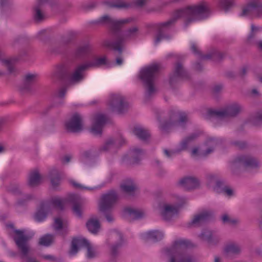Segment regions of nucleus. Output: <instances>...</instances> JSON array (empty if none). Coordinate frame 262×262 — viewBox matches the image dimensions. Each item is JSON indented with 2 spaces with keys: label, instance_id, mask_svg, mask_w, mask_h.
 <instances>
[{
  "label": "nucleus",
  "instance_id": "30",
  "mask_svg": "<svg viewBox=\"0 0 262 262\" xmlns=\"http://www.w3.org/2000/svg\"><path fill=\"white\" fill-rule=\"evenodd\" d=\"M103 4L108 8L117 9H125L129 6V4L123 0H105Z\"/></svg>",
  "mask_w": 262,
  "mask_h": 262
},
{
  "label": "nucleus",
  "instance_id": "34",
  "mask_svg": "<svg viewBox=\"0 0 262 262\" xmlns=\"http://www.w3.org/2000/svg\"><path fill=\"white\" fill-rule=\"evenodd\" d=\"M49 177L54 188H55L60 184L61 174L58 169L54 168L52 169L49 173Z\"/></svg>",
  "mask_w": 262,
  "mask_h": 262
},
{
  "label": "nucleus",
  "instance_id": "48",
  "mask_svg": "<svg viewBox=\"0 0 262 262\" xmlns=\"http://www.w3.org/2000/svg\"><path fill=\"white\" fill-rule=\"evenodd\" d=\"M34 196L32 194H25L20 198L17 200V204L19 205L23 206L27 204L29 201L33 200Z\"/></svg>",
  "mask_w": 262,
  "mask_h": 262
},
{
  "label": "nucleus",
  "instance_id": "47",
  "mask_svg": "<svg viewBox=\"0 0 262 262\" xmlns=\"http://www.w3.org/2000/svg\"><path fill=\"white\" fill-rule=\"evenodd\" d=\"M70 183L76 189H80V190L86 189V190H91V191L96 190V189H100L104 185V184H103L102 185H99V186H95L94 187H84L82 185H81L77 182H76L75 181H73V180L71 181Z\"/></svg>",
  "mask_w": 262,
  "mask_h": 262
},
{
  "label": "nucleus",
  "instance_id": "2",
  "mask_svg": "<svg viewBox=\"0 0 262 262\" xmlns=\"http://www.w3.org/2000/svg\"><path fill=\"white\" fill-rule=\"evenodd\" d=\"M135 21L136 18L133 17L116 20L107 15L101 16L97 21V23L106 24L110 26L112 33L116 39L113 41L108 40H105L104 42V46L118 52L119 56L116 59V64L118 66H120L123 63V58L121 55L124 48V39L121 33V28L123 25L130 24Z\"/></svg>",
  "mask_w": 262,
  "mask_h": 262
},
{
  "label": "nucleus",
  "instance_id": "57",
  "mask_svg": "<svg viewBox=\"0 0 262 262\" xmlns=\"http://www.w3.org/2000/svg\"><path fill=\"white\" fill-rule=\"evenodd\" d=\"M221 193H223L228 196H233L234 194L233 190L227 186L224 188Z\"/></svg>",
  "mask_w": 262,
  "mask_h": 262
},
{
  "label": "nucleus",
  "instance_id": "6",
  "mask_svg": "<svg viewBox=\"0 0 262 262\" xmlns=\"http://www.w3.org/2000/svg\"><path fill=\"white\" fill-rule=\"evenodd\" d=\"M16 234L13 237V239L20 253L21 259L23 262H38L35 259L28 256L30 251V247L28 244L30 237L24 234V232L20 230H15Z\"/></svg>",
  "mask_w": 262,
  "mask_h": 262
},
{
  "label": "nucleus",
  "instance_id": "38",
  "mask_svg": "<svg viewBox=\"0 0 262 262\" xmlns=\"http://www.w3.org/2000/svg\"><path fill=\"white\" fill-rule=\"evenodd\" d=\"M85 63L88 69L98 67L106 63V58L104 57L100 58L94 57L91 60L87 61Z\"/></svg>",
  "mask_w": 262,
  "mask_h": 262
},
{
  "label": "nucleus",
  "instance_id": "11",
  "mask_svg": "<svg viewBox=\"0 0 262 262\" xmlns=\"http://www.w3.org/2000/svg\"><path fill=\"white\" fill-rule=\"evenodd\" d=\"M188 73L180 62L173 67L172 72L169 75V83L172 89L176 88L184 78L188 77Z\"/></svg>",
  "mask_w": 262,
  "mask_h": 262
},
{
  "label": "nucleus",
  "instance_id": "63",
  "mask_svg": "<svg viewBox=\"0 0 262 262\" xmlns=\"http://www.w3.org/2000/svg\"><path fill=\"white\" fill-rule=\"evenodd\" d=\"M11 0H1L0 5L2 7H4L9 5Z\"/></svg>",
  "mask_w": 262,
  "mask_h": 262
},
{
  "label": "nucleus",
  "instance_id": "39",
  "mask_svg": "<svg viewBox=\"0 0 262 262\" xmlns=\"http://www.w3.org/2000/svg\"><path fill=\"white\" fill-rule=\"evenodd\" d=\"M88 230L92 233L96 234L100 228V224L96 219H91L86 223Z\"/></svg>",
  "mask_w": 262,
  "mask_h": 262
},
{
  "label": "nucleus",
  "instance_id": "17",
  "mask_svg": "<svg viewBox=\"0 0 262 262\" xmlns=\"http://www.w3.org/2000/svg\"><path fill=\"white\" fill-rule=\"evenodd\" d=\"M88 68L85 63L78 65L70 77V84H75L81 82L85 77L84 72Z\"/></svg>",
  "mask_w": 262,
  "mask_h": 262
},
{
  "label": "nucleus",
  "instance_id": "10",
  "mask_svg": "<svg viewBox=\"0 0 262 262\" xmlns=\"http://www.w3.org/2000/svg\"><path fill=\"white\" fill-rule=\"evenodd\" d=\"M118 198V194L114 190L102 194L99 203V210L104 213L111 211L116 204Z\"/></svg>",
  "mask_w": 262,
  "mask_h": 262
},
{
  "label": "nucleus",
  "instance_id": "37",
  "mask_svg": "<svg viewBox=\"0 0 262 262\" xmlns=\"http://www.w3.org/2000/svg\"><path fill=\"white\" fill-rule=\"evenodd\" d=\"M124 212L133 219H140L145 215V213L142 210L132 208H126L124 209Z\"/></svg>",
  "mask_w": 262,
  "mask_h": 262
},
{
  "label": "nucleus",
  "instance_id": "16",
  "mask_svg": "<svg viewBox=\"0 0 262 262\" xmlns=\"http://www.w3.org/2000/svg\"><path fill=\"white\" fill-rule=\"evenodd\" d=\"M125 142L124 139L120 140L115 139L112 138H109L105 141L104 143L98 148V152L111 151L115 152L117 149Z\"/></svg>",
  "mask_w": 262,
  "mask_h": 262
},
{
  "label": "nucleus",
  "instance_id": "33",
  "mask_svg": "<svg viewBox=\"0 0 262 262\" xmlns=\"http://www.w3.org/2000/svg\"><path fill=\"white\" fill-rule=\"evenodd\" d=\"M133 132L139 139L143 141L146 140L150 137L148 130L140 126H135Z\"/></svg>",
  "mask_w": 262,
  "mask_h": 262
},
{
  "label": "nucleus",
  "instance_id": "40",
  "mask_svg": "<svg viewBox=\"0 0 262 262\" xmlns=\"http://www.w3.org/2000/svg\"><path fill=\"white\" fill-rule=\"evenodd\" d=\"M20 57H14L10 59H4L2 60L3 64L7 68L8 71L10 73H12L14 72V63L15 62L19 60Z\"/></svg>",
  "mask_w": 262,
  "mask_h": 262
},
{
  "label": "nucleus",
  "instance_id": "7",
  "mask_svg": "<svg viewBox=\"0 0 262 262\" xmlns=\"http://www.w3.org/2000/svg\"><path fill=\"white\" fill-rule=\"evenodd\" d=\"M84 247L87 249L86 257L88 259H93L97 256L98 252L96 249L91 246L89 242L84 238L74 237L71 242L69 254L74 256L77 254L80 247Z\"/></svg>",
  "mask_w": 262,
  "mask_h": 262
},
{
  "label": "nucleus",
  "instance_id": "22",
  "mask_svg": "<svg viewBox=\"0 0 262 262\" xmlns=\"http://www.w3.org/2000/svg\"><path fill=\"white\" fill-rule=\"evenodd\" d=\"M179 185L186 190L197 188L200 184L198 179L193 177H186L180 179Z\"/></svg>",
  "mask_w": 262,
  "mask_h": 262
},
{
  "label": "nucleus",
  "instance_id": "1",
  "mask_svg": "<svg viewBox=\"0 0 262 262\" xmlns=\"http://www.w3.org/2000/svg\"><path fill=\"white\" fill-rule=\"evenodd\" d=\"M212 10L210 5L203 2L198 4L188 6L185 8L176 10L172 17L168 20L158 24V33L155 40V44H158L163 39H168L169 37L164 34V29L172 26L178 19H183L185 27L190 24L208 18L211 14Z\"/></svg>",
  "mask_w": 262,
  "mask_h": 262
},
{
  "label": "nucleus",
  "instance_id": "62",
  "mask_svg": "<svg viewBox=\"0 0 262 262\" xmlns=\"http://www.w3.org/2000/svg\"><path fill=\"white\" fill-rule=\"evenodd\" d=\"M72 157L70 155H66L62 158V162L63 163H68L70 161Z\"/></svg>",
  "mask_w": 262,
  "mask_h": 262
},
{
  "label": "nucleus",
  "instance_id": "13",
  "mask_svg": "<svg viewBox=\"0 0 262 262\" xmlns=\"http://www.w3.org/2000/svg\"><path fill=\"white\" fill-rule=\"evenodd\" d=\"M109 106L112 112L122 114L127 108V102L121 95L113 94L111 96Z\"/></svg>",
  "mask_w": 262,
  "mask_h": 262
},
{
  "label": "nucleus",
  "instance_id": "52",
  "mask_svg": "<svg viewBox=\"0 0 262 262\" xmlns=\"http://www.w3.org/2000/svg\"><path fill=\"white\" fill-rule=\"evenodd\" d=\"M222 220L223 223L228 224L230 225H234L238 222L236 219L231 218L226 214L222 216Z\"/></svg>",
  "mask_w": 262,
  "mask_h": 262
},
{
  "label": "nucleus",
  "instance_id": "64",
  "mask_svg": "<svg viewBox=\"0 0 262 262\" xmlns=\"http://www.w3.org/2000/svg\"><path fill=\"white\" fill-rule=\"evenodd\" d=\"M68 233V229L67 228H63L61 229V231L60 232V234L63 236H66Z\"/></svg>",
  "mask_w": 262,
  "mask_h": 262
},
{
  "label": "nucleus",
  "instance_id": "20",
  "mask_svg": "<svg viewBox=\"0 0 262 262\" xmlns=\"http://www.w3.org/2000/svg\"><path fill=\"white\" fill-rule=\"evenodd\" d=\"M107 121L105 116L102 114H98L95 116L94 121L91 129L92 133L95 135H100L103 125Z\"/></svg>",
  "mask_w": 262,
  "mask_h": 262
},
{
  "label": "nucleus",
  "instance_id": "15",
  "mask_svg": "<svg viewBox=\"0 0 262 262\" xmlns=\"http://www.w3.org/2000/svg\"><path fill=\"white\" fill-rule=\"evenodd\" d=\"M66 127L68 131L72 133H79L82 130V118L77 113L74 114L70 120L66 123Z\"/></svg>",
  "mask_w": 262,
  "mask_h": 262
},
{
  "label": "nucleus",
  "instance_id": "43",
  "mask_svg": "<svg viewBox=\"0 0 262 262\" xmlns=\"http://www.w3.org/2000/svg\"><path fill=\"white\" fill-rule=\"evenodd\" d=\"M220 179V176L217 174L209 173L206 176L207 185L209 187L213 188V186H214Z\"/></svg>",
  "mask_w": 262,
  "mask_h": 262
},
{
  "label": "nucleus",
  "instance_id": "55",
  "mask_svg": "<svg viewBox=\"0 0 262 262\" xmlns=\"http://www.w3.org/2000/svg\"><path fill=\"white\" fill-rule=\"evenodd\" d=\"M73 210L75 214L78 217L82 216V210L81 206L78 203H75L73 207Z\"/></svg>",
  "mask_w": 262,
  "mask_h": 262
},
{
  "label": "nucleus",
  "instance_id": "42",
  "mask_svg": "<svg viewBox=\"0 0 262 262\" xmlns=\"http://www.w3.org/2000/svg\"><path fill=\"white\" fill-rule=\"evenodd\" d=\"M46 202L49 203V209L50 208V206H52L53 207L60 210H62L63 208V201L59 198H52L50 202Z\"/></svg>",
  "mask_w": 262,
  "mask_h": 262
},
{
  "label": "nucleus",
  "instance_id": "25",
  "mask_svg": "<svg viewBox=\"0 0 262 262\" xmlns=\"http://www.w3.org/2000/svg\"><path fill=\"white\" fill-rule=\"evenodd\" d=\"M49 0H37V3L34 7L33 17L36 22L42 21L45 15L41 10V7L48 2Z\"/></svg>",
  "mask_w": 262,
  "mask_h": 262
},
{
  "label": "nucleus",
  "instance_id": "28",
  "mask_svg": "<svg viewBox=\"0 0 262 262\" xmlns=\"http://www.w3.org/2000/svg\"><path fill=\"white\" fill-rule=\"evenodd\" d=\"M242 251L241 246L236 243L227 244L224 248V252L227 256H233L239 254Z\"/></svg>",
  "mask_w": 262,
  "mask_h": 262
},
{
  "label": "nucleus",
  "instance_id": "21",
  "mask_svg": "<svg viewBox=\"0 0 262 262\" xmlns=\"http://www.w3.org/2000/svg\"><path fill=\"white\" fill-rule=\"evenodd\" d=\"M212 213L209 211H204L195 215L193 219L188 223L189 227L200 226L210 219Z\"/></svg>",
  "mask_w": 262,
  "mask_h": 262
},
{
  "label": "nucleus",
  "instance_id": "29",
  "mask_svg": "<svg viewBox=\"0 0 262 262\" xmlns=\"http://www.w3.org/2000/svg\"><path fill=\"white\" fill-rule=\"evenodd\" d=\"M145 240L152 241L154 242L161 240L164 237V233L159 230L149 231L142 235Z\"/></svg>",
  "mask_w": 262,
  "mask_h": 262
},
{
  "label": "nucleus",
  "instance_id": "32",
  "mask_svg": "<svg viewBox=\"0 0 262 262\" xmlns=\"http://www.w3.org/2000/svg\"><path fill=\"white\" fill-rule=\"evenodd\" d=\"M122 191L129 195H133L137 189L136 184L132 180H129L121 185Z\"/></svg>",
  "mask_w": 262,
  "mask_h": 262
},
{
  "label": "nucleus",
  "instance_id": "58",
  "mask_svg": "<svg viewBox=\"0 0 262 262\" xmlns=\"http://www.w3.org/2000/svg\"><path fill=\"white\" fill-rule=\"evenodd\" d=\"M262 0H258V6L257 8L256 17H260L262 16Z\"/></svg>",
  "mask_w": 262,
  "mask_h": 262
},
{
  "label": "nucleus",
  "instance_id": "53",
  "mask_svg": "<svg viewBox=\"0 0 262 262\" xmlns=\"http://www.w3.org/2000/svg\"><path fill=\"white\" fill-rule=\"evenodd\" d=\"M64 76L65 72L63 66L59 67L53 74V76L59 79H63Z\"/></svg>",
  "mask_w": 262,
  "mask_h": 262
},
{
  "label": "nucleus",
  "instance_id": "14",
  "mask_svg": "<svg viewBox=\"0 0 262 262\" xmlns=\"http://www.w3.org/2000/svg\"><path fill=\"white\" fill-rule=\"evenodd\" d=\"M191 50L192 52L201 59H212L214 61H219L223 59L225 54L223 53L220 52L215 49H212L209 53L206 55H203L198 50L196 45L194 43H191Z\"/></svg>",
  "mask_w": 262,
  "mask_h": 262
},
{
  "label": "nucleus",
  "instance_id": "12",
  "mask_svg": "<svg viewBox=\"0 0 262 262\" xmlns=\"http://www.w3.org/2000/svg\"><path fill=\"white\" fill-rule=\"evenodd\" d=\"M199 134L197 133H193L188 137L185 138L180 142L177 147L172 150H168L167 149L163 150L164 155L168 158H170L174 155L179 154L182 151L187 149L188 146L193 141L198 137Z\"/></svg>",
  "mask_w": 262,
  "mask_h": 262
},
{
  "label": "nucleus",
  "instance_id": "19",
  "mask_svg": "<svg viewBox=\"0 0 262 262\" xmlns=\"http://www.w3.org/2000/svg\"><path fill=\"white\" fill-rule=\"evenodd\" d=\"M200 237L203 241L206 242L209 246L216 245L220 240L219 236L214 232L209 230H203Z\"/></svg>",
  "mask_w": 262,
  "mask_h": 262
},
{
  "label": "nucleus",
  "instance_id": "26",
  "mask_svg": "<svg viewBox=\"0 0 262 262\" xmlns=\"http://www.w3.org/2000/svg\"><path fill=\"white\" fill-rule=\"evenodd\" d=\"M49 211V205L48 203L42 202L40 204L39 209L34 214V220L37 222L43 221Z\"/></svg>",
  "mask_w": 262,
  "mask_h": 262
},
{
  "label": "nucleus",
  "instance_id": "44",
  "mask_svg": "<svg viewBox=\"0 0 262 262\" xmlns=\"http://www.w3.org/2000/svg\"><path fill=\"white\" fill-rule=\"evenodd\" d=\"M234 4V0H219V6L225 12L228 11Z\"/></svg>",
  "mask_w": 262,
  "mask_h": 262
},
{
  "label": "nucleus",
  "instance_id": "41",
  "mask_svg": "<svg viewBox=\"0 0 262 262\" xmlns=\"http://www.w3.org/2000/svg\"><path fill=\"white\" fill-rule=\"evenodd\" d=\"M54 238V235L47 234L40 238L38 244L41 246L48 247L52 244Z\"/></svg>",
  "mask_w": 262,
  "mask_h": 262
},
{
  "label": "nucleus",
  "instance_id": "49",
  "mask_svg": "<svg viewBox=\"0 0 262 262\" xmlns=\"http://www.w3.org/2000/svg\"><path fill=\"white\" fill-rule=\"evenodd\" d=\"M226 186V185L225 182L220 178V180L217 181L214 186H213L212 188L213 190L216 192L221 193V192H223L224 188H225Z\"/></svg>",
  "mask_w": 262,
  "mask_h": 262
},
{
  "label": "nucleus",
  "instance_id": "50",
  "mask_svg": "<svg viewBox=\"0 0 262 262\" xmlns=\"http://www.w3.org/2000/svg\"><path fill=\"white\" fill-rule=\"evenodd\" d=\"M258 30L259 29L258 27L255 26L253 24L251 25V31L247 38V41L249 43H253V39Z\"/></svg>",
  "mask_w": 262,
  "mask_h": 262
},
{
  "label": "nucleus",
  "instance_id": "5",
  "mask_svg": "<svg viewBox=\"0 0 262 262\" xmlns=\"http://www.w3.org/2000/svg\"><path fill=\"white\" fill-rule=\"evenodd\" d=\"M158 119L160 123V129L163 133L167 132L172 127H173L174 129L180 127L184 128L187 121L185 113H177L174 111L170 113L168 119L162 121L159 117Z\"/></svg>",
  "mask_w": 262,
  "mask_h": 262
},
{
  "label": "nucleus",
  "instance_id": "51",
  "mask_svg": "<svg viewBox=\"0 0 262 262\" xmlns=\"http://www.w3.org/2000/svg\"><path fill=\"white\" fill-rule=\"evenodd\" d=\"M138 28L137 27H133L127 29L124 33V36L126 38H132L137 35Z\"/></svg>",
  "mask_w": 262,
  "mask_h": 262
},
{
  "label": "nucleus",
  "instance_id": "4",
  "mask_svg": "<svg viewBox=\"0 0 262 262\" xmlns=\"http://www.w3.org/2000/svg\"><path fill=\"white\" fill-rule=\"evenodd\" d=\"M161 66L158 63H154L143 68L140 71V77L146 86L145 97L149 99L156 92L154 81L158 76Z\"/></svg>",
  "mask_w": 262,
  "mask_h": 262
},
{
  "label": "nucleus",
  "instance_id": "18",
  "mask_svg": "<svg viewBox=\"0 0 262 262\" xmlns=\"http://www.w3.org/2000/svg\"><path fill=\"white\" fill-rule=\"evenodd\" d=\"M180 205L164 204L161 211V215L165 221H170L176 216L179 212Z\"/></svg>",
  "mask_w": 262,
  "mask_h": 262
},
{
  "label": "nucleus",
  "instance_id": "3",
  "mask_svg": "<svg viewBox=\"0 0 262 262\" xmlns=\"http://www.w3.org/2000/svg\"><path fill=\"white\" fill-rule=\"evenodd\" d=\"M190 245L187 239L176 240L171 247L164 249L163 252L169 259V262H198L194 255L185 251Z\"/></svg>",
  "mask_w": 262,
  "mask_h": 262
},
{
  "label": "nucleus",
  "instance_id": "61",
  "mask_svg": "<svg viewBox=\"0 0 262 262\" xmlns=\"http://www.w3.org/2000/svg\"><path fill=\"white\" fill-rule=\"evenodd\" d=\"M147 0H135V3L137 6H143Z\"/></svg>",
  "mask_w": 262,
  "mask_h": 262
},
{
  "label": "nucleus",
  "instance_id": "54",
  "mask_svg": "<svg viewBox=\"0 0 262 262\" xmlns=\"http://www.w3.org/2000/svg\"><path fill=\"white\" fill-rule=\"evenodd\" d=\"M68 89V85H66L61 87L56 93V97L58 98H62L64 97Z\"/></svg>",
  "mask_w": 262,
  "mask_h": 262
},
{
  "label": "nucleus",
  "instance_id": "45",
  "mask_svg": "<svg viewBox=\"0 0 262 262\" xmlns=\"http://www.w3.org/2000/svg\"><path fill=\"white\" fill-rule=\"evenodd\" d=\"M144 154V151L141 149L136 148L133 149L132 156L133 157V162L138 163L141 160V156Z\"/></svg>",
  "mask_w": 262,
  "mask_h": 262
},
{
  "label": "nucleus",
  "instance_id": "23",
  "mask_svg": "<svg viewBox=\"0 0 262 262\" xmlns=\"http://www.w3.org/2000/svg\"><path fill=\"white\" fill-rule=\"evenodd\" d=\"M258 6V0H248L247 4L243 7L241 15L256 17V10Z\"/></svg>",
  "mask_w": 262,
  "mask_h": 262
},
{
  "label": "nucleus",
  "instance_id": "60",
  "mask_svg": "<svg viewBox=\"0 0 262 262\" xmlns=\"http://www.w3.org/2000/svg\"><path fill=\"white\" fill-rule=\"evenodd\" d=\"M248 68L247 67H244L240 71L239 75L241 77H244L248 72Z\"/></svg>",
  "mask_w": 262,
  "mask_h": 262
},
{
  "label": "nucleus",
  "instance_id": "56",
  "mask_svg": "<svg viewBox=\"0 0 262 262\" xmlns=\"http://www.w3.org/2000/svg\"><path fill=\"white\" fill-rule=\"evenodd\" d=\"M54 227L56 230H59L62 228L63 222L60 218L55 219Z\"/></svg>",
  "mask_w": 262,
  "mask_h": 262
},
{
  "label": "nucleus",
  "instance_id": "27",
  "mask_svg": "<svg viewBox=\"0 0 262 262\" xmlns=\"http://www.w3.org/2000/svg\"><path fill=\"white\" fill-rule=\"evenodd\" d=\"M222 141L220 139H215V138H210L209 139L207 142V145L208 146V148L204 151H202L200 153V156L202 157H206L212 153L214 148L217 147L218 145L222 143Z\"/></svg>",
  "mask_w": 262,
  "mask_h": 262
},
{
  "label": "nucleus",
  "instance_id": "24",
  "mask_svg": "<svg viewBox=\"0 0 262 262\" xmlns=\"http://www.w3.org/2000/svg\"><path fill=\"white\" fill-rule=\"evenodd\" d=\"M37 78L36 74L28 73L24 76L23 84L20 86V90L23 93L29 92L31 90V85Z\"/></svg>",
  "mask_w": 262,
  "mask_h": 262
},
{
  "label": "nucleus",
  "instance_id": "46",
  "mask_svg": "<svg viewBox=\"0 0 262 262\" xmlns=\"http://www.w3.org/2000/svg\"><path fill=\"white\" fill-rule=\"evenodd\" d=\"M7 191L16 195H21L22 194L21 190L19 184L13 183L10 184L7 187Z\"/></svg>",
  "mask_w": 262,
  "mask_h": 262
},
{
  "label": "nucleus",
  "instance_id": "36",
  "mask_svg": "<svg viewBox=\"0 0 262 262\" xmlns=\"http://www.w3.org/2000/svg\"><path fill=\"white\" fill-rule=\"evenodd\" d=\"M92 47L89 43L79 46L76 50L75 55L77 58H82L88 55L91 51Z\"/></svg>",
  "mask_w": 262,
  "mask_h": 262
},
{
  "label": "nucleus",
  "instance_id": "9",
  "mask_svg": "<svg viewBox=\"0 0 262 262\" xmlns=\"http://www.w3.org/2000/svg\"><path fill=\"white\" fill-rule=\"evenodd\" d=\"M258 166L257 160L250 155H241L237 157L230 164V169L235 173L236 168H254Z\"/></svg>",
  "mask_w": 262,
  "mask_h": 262
},
{
  "label": "nucleus",
  "instance_id": "59",
  "mask_svg": "<svg viewBox=\"0 0 262 262\" xmlns=\"http://www.w3.org/2000/svg\"><path fill=\"white\" fill-rule=\"evenodd\" d=\"M234 144L239 148H244L246 147V143L242 141H236L234 142Z\"/></svg>",
  "mask_w": 262,
  "mask_h": 262
},
{
  "label": "nucleus",
  "instance_id": "8",
  "mask_svg": "<svg viewBox=\"0 0 262 262\" xmlns=\"http://www.w3.org/2000/svg\"><path fill=\"white\" fill-rule=\"evenodd\" d=\"M243 110V106L239 103H234L220 110H209L208 114L216 119L234 117Z\"/></svg>",
  "mask_w": 262,
  "mask_h": 262
},
{
  "label": "nucleus",
  "instance_id": "31",
  "mask_svg": "<svg viewBox=\"0 0 262 262\" xmlns=\"http://www.w3.org/2000/svg\"><path fill=\"white\" fill-rule=\"evenodd\" d=\"M41 177L38 170L31 172L28 179V184L31 187H35L40 184Z\"/></svg>",
  "mask_w": 262,
  "mask_h": 262
},
{
  "label": "nucleus",
  "instance_id": "35",
  "mask_svg": "<svg viewBox=\"0 0 262 262\" xmlns=\"http://www.w3.org/2000/svg\"><path fill=\"white\" fill-rule=\"evenodd\" d=\"M115 235L118 238L119 241L111 247V254L113 257H116L118 255L119 250L122 247L123 243L122 235L121 233L116 232Z\"/></svg>",
  "mask_w": 262,
  "mask_h": 262
}]
</instances>
